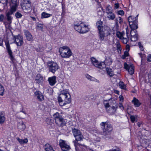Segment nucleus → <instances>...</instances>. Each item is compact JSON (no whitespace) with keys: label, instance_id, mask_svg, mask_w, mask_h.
I'll list each match as a JSON object with an SVG mask.
<instances>
[{"label":"nucleus","instance_id":"f257e3e1","mask_svg":"<svg viewBox=\"0 0 151 151\" xmlns=\"http://www.w3.org/2000/svg\"><path fill=\"white\" fill-rule=\"evenodd\" d=\"M102 132L101 133L103 138L107 140L111 139V132L113 128L111 125L108 122H102L100 124Z\"/></svg>","mask_w":151,"mask_h":151},{"label":"nucleus","instance_id":"f03ea898","mask_svg":"<svg viewBox=\"0 0 151 151\" xmlns=\"http://www.w3.org/2000/svg\"><path fill=\"white\" fill-rule=\"evenodd\" d=\"M58 101L61 106H63L67 104H69L70 102V96L68 90L65 89L61 91L58 98Z\"/></svg>","mask_w":151,"mask_h":151},{"label":"nucleus","instance_id":"7ed1b4c3","mask_svg":"<svg viewBox=\"0 0 151 151\" xmlns=\"http://www.w3.org/2000/svg\"><path fill=\"white\" fill-rule=\"evenodd\" d=\"M59 52L61 57L64 58H69L72 54L70 48L67 46L60 47L59 48Z\"/></svg>","mask_w":151,"mask_h":151},{"label":"nucleus","instance_id":"20e7f679","mask_svg":"<svg viewBox=\"0 0 151 151\" xmlns=\"http://www.w3.org/2000/svg\"><path fill=\"white\" fill-rule=\"evenodd\" d=\"M137 15L136 17L132 16H129L128 18V21L131 28L137 29L138 28L137 17Z\"/></svg>","mask_w":151,"mask_h":151},{"label":"nucleus","instance_id":"39448f33","mask_svg":"<svg viewBox=\"0 0 151 151\" xmlns=\"http://www.w3.org/2000/svg\"><path fill=\"white\" fill-rule=\"evenodd\" d=\"M47 66L49 70L53 73H54L59 68L57 63L53 61H49L48 62Z\"/></svg>","mask_w":151,"mask_h":151},{"label":"nucleus","instance_id":"423d86ee","mask_svg":"<svg viewBox=\"0 0 151 151\" xmlns=\"http://www.w3.org/2000/svg\"><path fill=\"white\" fill-rule=\"evenodd\" d=\"M91 60L92 64L95 66L102 69L105 67V63L103 62H100L94 57H91Z\"/></svg>","mask_w":151,"mask_h":151},{"label":"nucleus","instance_id":"0eeeda50","mask_svg":"<svg viewBox=\"0 0 151 151\" xmlns=\"http://www.w3.org/2000/svg\"><path fill=\"white\" fill-rule=\"evenodd\" d=\"M106 11L107 14V17L109 20H114L115 18V15L112 12L111 7L110 6H107L106 8Z\"/></svg>","mask_w":151,"mask_h":151},{"label":"nucleus","instance_id":"6e6552de","mask_svg":"<svg viewBox=\"0 0 151 151\" xmlns=\"http://www.w3.org/2000/svg\"><path fill=\"white\" fill-rule=\"evenodd\" d=\"M72 132L73 135L76 139L79 141L83 140V137L80 130L78 129L74 128L72 129Z\"/></svg>","mask_w":151,"mask_h":151},{"label":"nucleus","instance_id":"1a4fd4ad","mask_svg":"<svg viewBox=\"0 0 151 151\" xmlns=\"http://www.w3.org/2000/svg\"><path fill=\"white\" fill-rule=\"evenodd\" d=\"M59 145L63 151H68L71 149L70 146L66 141L63 140H60Z\"/></svg>","mask_w":151,"mask_h":151},{"label":"nucleus","instance_id":"9d476101","mask_svg":"<svg viewBox=\"0 0 151 151\" xmlns=\"http://www.w3.org/2000/svg\"><path fill=\"white\" fill-rule=\"evenodd\" d=\"M13 37L17 46H21L22 45L23 40L22 36L18 35L17 36H13Z\"/></svg>","mask_w":151,"mask_h":151},{"label":"nucleus","instance_id":"9b49d317","mask_svg":"<svg viewBox=\"0 0 151 151\" xmlns=\"http://www.w3.org/2000/svg\"><path fill=\"white\" fill-rule=\"evenodd\" d=\"M22 7L24 12L26 13H29L31 11V5L29 3L24 4L22 5Z\"/></svg>","mask_w":151,"mask_h":151},{"label":"nucleus","instance_id":"f8f14e48","mask_svg":"<svg viewBox=\"0 0 151 151\" xmlns=\"http://www.w3.org/2000/svg\"><path fill=\"white\" fill-rule=\"evenodd\" d=\"M124 68L128 70V72L130 75H132L134 73V66L132 64H130L129 65L126 63L124 64Z\"/></svg>","mask_w":151,"mask_h":151},{"label":"nucleus","instance_id":"ddd939ff","mask_svg":"<svg viewBox=\"0 0 151 151\" xmlns=\"http://www.w3.org/2000/svg\"><path fill=\"white\" fill-rule=\"evenodd\" d=\"M84 26V23L79 21L78 22H76L74 24V27L75 29L79 32H80L82 26Z\"/></svg>","mask_w":151,"mask_h":151},{"label":"nucleus","instance_id":"4468645a","mask_svg":"<svg viewBox=\"0 0 151 151\" xmlns=\"http://www.w3.org/2000/svg\"><path fill=\"white\" fill-rule=\"evenodd\" d=\"M18 5V3L17 0H11V3L10 4V10L16 11Z\"/></svg>","mask_w":151,"mask_h":151},{"label":"nucleus","instance_id":"2eb2a0df","mask_svg":"<svg viewBox=\"0 0 151 151\" xmlns=\"http://www.w3.org/2000/svg\"><path fill=\"white\" fill-rule=\"evenodd\" d=\"M55 122L57 125L59 127H63L65 125L66 123L65 119L62 117L57 119Z\"/></svg>","mask_w":151,"mask_h":151},{"label":"nucleus","instance_id":"dca6fc26","mask_svg":"<svg viewBox=\"0 0 151 151\" xmlns=\"http://www.w3.org/2000/svg\"><path fill=\"white\" fill-rule=\"evenodd\" d=\"M6 48L9 56L10 58L12 60L14 59V57L12 55V52L11 49L10 45L8 42L6 43Z\"/></svg>","mask_w":151,"mask_h":151},{"label":"nucleus","instance_id":"f3484780","mask_svg":"<svg viewBox=\"0 0 151 151\" xmlns=\"http://www.w3.org/2000/svg\"><path fill=\"white\" fill-rule=\"evenodd\" d=\"M56 77L54 76L49 77L48 79L49 84L51 86H54L57 82Z\"/></svg>","mask_w":151,"mask_h":151},{"label":"nucleus","instance_id":"a211bd4d","mask_svg":"<svg viewBox=\"0 0 151 151\" xmlns=\"http://www.w3.org/2000/svg\"><path fill=\"white\" fill-rule=\"evenodd\" d=\"M35 81L36 83L39 84H42L44 81V78L41 74H38L36 76Z\"/></svg>","mask_w":151,"mask_h":151},{"label":"nucleus","instance_id":"6ab92c4d","mask_svg":"<svg viewBox=\"0 0 151 151\" xmlns=\"http://www.w3.org/2000/svg\"><path fill=\"white\" fill-rule=\"evenodd\" d=\"M35 94L39 101H42L44 100V96L40 91H36L35 92Z\"/></svg>","mask_w":151,"mask_h":151},{"label":"nucleus","instance_id":"aec40b11","mask_svg":"<svg viewBox=\"0 0 151 151\" xmlns=\"http://www.w3.org/2000/svg\"><path fill=\"white\" fill-rule=\"evenodd\" d=\"M15 12V11H14L10 9L9 11L6 14L7 19L9 22V24L11 23L12 20V18L11 15L12 14Z\"/></svg>","mask_w":151,"mask_h":151},{"label":"nucleus","instance_id":"412c9836","mask_svg":"<svg viewBox=\"0 0 151 151\" xmlns=\"http://www.w3.org/2000/svg\"><path fill=\"white\" fill-rule=\"evenodd\" d=\"M24 33L27 40L29 41H32L33 40V37L30 32L27 30H24Z\"/></svg>","mask_w":151,"mask_h":151},{"label":"nucleus","instance_id":"4be33fe9","mask_svg":"<svg viewBox=\"0 0 151 151\" xmlns=\"http://www.w3.org/2000/svg\"><path fill=\"white\" fill-rule=\"evenodd\" d=\"M26 128V126L23 122H19L18 124V129L19 131H24Z\"/></svg>","mask_w":151,"mask_h":151},{"label":"nucleus","instance_id":"5701e85b","mask_svg":"<svg viewBox=\"0 0 151 151\" xmlns=\"http://www.w3.org/2000/svg\"><path fill=\"white\" fill-rule=\"evenodd\" d=\"M5 115L3 112L0 111V124H3L5 121Z\"/></svg>","mask_w":151,"mask_h":151},{"label":"nucleus","instance_id":"b1692460","mask_svg":"<svg viewBox=\"0 0 151 151\" xmlns=\"http://www.w3.org/2000/svg\"><path fill=\"white\" fill-rule=\"evenodd\" d=\"M105 37L104 32L101 30L99 31V39L101 41H104Z\"/></svg>","mask_w":151,"mask_h":151},{"label":"nucleus","instance_id":"393cba45","mask_svg":"<svg viewBox=\"0 0 151 151\" xmlns=\"http://www.w3.org/2000/svg\"><path fill=\"white\" fill-rule=\"evenodd\" d=\"M88 26L84 24V26H82V27L79 33L83 34L88 32Z\"/></svg>","mask_w":151,"mask_h":151},{"label":"nucleus","instance_id":"a878e982","mask_svg":"<svg viewBox=\"0 0 151 151\" xmlns=\"http://www.w3.org/2000/svg\"><path fill=\"white\" fill-rule=\"evenodd\" d=\"M44 148L45 151H55L52 146L48 144L45 145Z\"/></svg>","mask_w":151,"mask_h":151},{"label":"nucleus","instance_id":"bb28decb","mask_svg":"<svg viewBox=\"0 0 151 151\" xmlns=\"http://www.w3.org/2000/svg\"><path fill=\"white\" fill-rule=\"evenodd\" d=\"M52 16V14L47 13L46 12H42L41 14V18L42 19L48 18Z\"/></svg>","mask_w":151,"mask_h":151},{"label":"nucleus","instance_id":"cd10ccee","mask_svg":"<svg viewBox=\"0 0 151 151\" xmlns=\"http://www.w3.org/2000/svg\"><path fill=\"white\" fill-rule=\"evenodd\" d=\"M132 101L136 107L139 106L141 104L138 100L136 98H134Z\"/></svg>","mask_w":151,"mask_h":151},{"label":"nucleus","instance_id":"c85d7f7f","mask_svg":"<svg viewBox=\"0 0 151 151\" xmlns=\"http://www.w3.org/2000/svg\"><path fill=\"white\" fill-rule=\"evenodd\" d=\"M117 107L116 105L112 106V107L109 108L107 111L108 113H114L116 110Z\"/></svg>","mask_w":151,"mask_h":151},{"label":"nucleus","instance_id":"c756f323","mask_svg":"<svg viewBox=\"0 0 151 151\" xmlns=\"http://www.w3.org/2000/svg\"><path fill=\"white\" fill-rule=\"evenodd\" d=\"M86 77L89 80L92 81H96L99 83V81L98 80L96 79L95 78L93 77L88 74L85 75Z\"/></svg>","mask_w":151,"mask_h":151},{"label":"nucleus","instance_id":"7c9ffc66","mask_svg":"<svg viewBox=\"0 0 151 151\" xmlns=\"http://www.w3.org/2000/svg\"><path fill=\"white\" fill-rule=\"evenodd\" d=\"M16 139L21 144H26L27 143L28 141V139L27 138H25L23 139H20L19 137H17Z\"/></svg>","mask_w":151,"mask_h":151},{"label":"nucleus","instance_id":"2f4dec72","mask_svg":"<svg viewBox=\"0 0 151 151\" xmlns=\"http://www.w3.org/2000/svg\"><path fill=\"white\" fill-rule=\"evenodd\" d=\"M102 22L101 21H98L96 23V26L98 28L99 31H101L102 28Z\"/></svg>","mask_w":151,"mask_h":151},{"label":"nucleus","instance_id":"473e14b6","mask_svg":"<svg viewBox=\"0 0 151 151\" xmlns=\"http://www.w3.org/2000/svg\"><path fill=\"white\" fill-rule=\"evenodd\" d=\"M116 23V26H118V23L121 24L123 22L122 19L120 17H119L117 18L115 20Z\"/></svg>","mask_w":151,"mask_h":151},{"label":"nucleus","instance_id":"72a5a7b5","mask_svg":"<svg viewBox=\"0 0 151 151\" xmlns=\"http://www.w3.org/2000/svg\"><path fill=\"white\" fill-rule=\"evenodd\" d=\"M124 33L123 32H120L119 31H117L116 33V35L119 39H122L124 36Z\"/></svg>","mask_w":151,"mask_h":151},{"label":"nucleus","instance_id":"f704fd0d","mask_svg":"<svg viewBox=\"0 0 151 151\" xmlns=\"http://www.w3.org/2000/svg\"><path fill=\"white\" fill-rule=\"evenodd\" d=\"M112 62V60L111 58L109 57L106 58L105 60V62L108 65H110Z\"/></svg>","mask_w":151,"mask_h":151},{"label":"nucleus","instance_id":"c9c22d12","mask_svg":"<svg viewBox=\"0 0 151 151\" xmlns=\"http://www.w3.org/2000/svg\"><path fill=\"white\" fill-rule=\"evenodd\" d=\"M119 87L122 89L125 90L126 89V86L124 83L122 81H120L119 84Z\"/></svg>","mask_w":151,"mask_h":151},{"label":"nucleus","instance_id":"e433bc0d","mask_svg":"<svg viewBox=\"0 0 151 151\" xmlns=\"http://www.w3.org/2000/svg\"><path fill=\"white\" fill-rule=\"evenodd\" d=\"M106 70L108 75H109L110 76H112L114 75V73L112 71L111 69L106 68Z\"/></svg>","mask_w":151,"mask_h":151},{"label":"nucleus","instance_id":"4c0bfd02","mask_svg":"<svg viewBox=\"0 0 151 151\" xmlns=\"http://www.w3.org/2000/svg\"><path fill=\"white\" fill-rule=\"evenodd\" d=\"M131 30L130 32V34L131 36L138 35L137 31L136 30V29H133L132 28H131Z\"/></svg>","mask_w":151,"mask_h":151},{"label":"nucleus","instance_id":"58836bf2","mask_svg":"<svg viewBox=\"0 0 151 151\" xmlns=\"http://www.w3.org/2000/svg\"><path fill=\"white\" fill-rule=\"evenodd\" d=\"M127 36L128 37V38L124 37L122 38L121 39L122 40V42L123 43L126 44L128 40V33H127Z\"/></svg>","mask_w":151,"mask_h":151},{"label":"nucleus","instance_id":"ea45409f","mask_svg":"<svg viewBox=\"0 0 151 151\" xmlns=\"http://www.w3.org/2000/svg\"><path fill=\"white\" fill-rule=\"evenodd\" d=\"M115 45L116 46L118 52H119V51L121 52L122 50V48L119 43L118 42H117L115 43Z\"/></svg>","mask_w":151,"mask_h":151},{"label":"nucleus","instance_id":"a19ab883","mask_svg":"<svg viewBox=\"0 0 151 151\" xmlns=\"http://www.w3.org/2000/svg\"><path fill=\"white\" fill-rule=\"evenodd\" d=\"M53 116L55 121H56L57 119L62 117L61 116H60L59 113L57 112L55 113L53 115Z\"/></svg>","mask_w":151,"mask_h":151},{"label":"nucleus","instance_id":"79ce46f5","mask_svg":"<svg viewBox=\"0 0 151 151\" xmlns=\"http://www.w3.org/2000/svg\"><path fill=\"white\" fill-rule=\"evenodd\" d=\"M4 89L3 86L0 84V96H2L4 95Z\"/></svg>","mask_w":151,"mask_h":151},{"label":"nucleus","instance_id":"37998d69","mask_svg":"<svg viewBox=\"0 0 151 151\" xmlns=\"http://www.w3.org/2000/svg\"><path fill=\"white\" fill-rule=\"evenodd\" d=\"M130 118L131 121L132 122H136L137 120V117L134 115H132L130 116Z\"/></svg>","mask_w":151,"mask_h":151},{"label":"nucleus","instance_id":"c03bdc74","mask_svg":"<svg viewBox=\"0 0 151 151\" xmlns=\"http://www.w3.org/2000/svg\"><path fill=\"white\" fill-rule=\"evenodd\" d=\"M129 55V54L128 53V51H125L124 52V55L122 56V58L123 59H124L126 57L128 56Z\"/></svg>","mask_w":151,"mask_h":151},{"label":"nucleus","instance_id":"a18cd8bd","mask_svg":"<svg viewBox=\"0 0 151 151\" xmlns=\"http://www.w3.org/2000/svg\"><path fill=\"white\" fill-rule=\"evenodd\" d=\"M138 35L134 36H131V40L132 41H135L138 39Z\"/></svg>","mask_w":151,"mask_h":151},{"label":"nucleus","instance_id":"49530a36","mask_svg":"<svg viewBox=\"0 0 151 151\" xmlns=\"http://www.w3.org/2000/svg\"><path fill=\"white\" fill-rule=\"evenodd\" d=\"M15 16L18 18H20L22 16V14L19 12H17L16 13Z\"/></svg>","mask_w":151,"mask_h":151},{"label":"nucleus","instance_id":"de8ad7c7","mask_svg":"<svg viewBox=\"0 0 151 151\" xmlns=\"http://www.w3.org/2000/svg\"><path fill=\"white\" fill-rule=\"evenodd\" d=\"M138 45L139 47L140 50L141 51H143L144 50L142 44L141 42H139L138 43Z\"/></svg>","mask_w":151,"mask_h":151},{"label":"nucleus","instance_id":"09e8293b","mask_svg":"<svg viewBox=\"0 0 151 151\" xmlns=\"http://www.w3.org/2000/svg\"><path fill=\"white\" fill-rule=\"evenodd\" d=\"M104 106L107 110V111L108 109V108H110V106L111 105L109 104V103H104Z\"/></svg>","mask_w":151,"mask_h":151},{"label":"nucleus","instance_id":"8fccbe9b","mask_svg":"<svg viewBox=\"0 0 151 151\" xmlns=\"http://www.w3.org/2000/svg\"><path fill=\"white\" fill-rule=\"evenodd\" d=\"M51 121V119L50 118H47L45 120V121H46V123L48 125L50 124Z\"/></svg>","mask_w":151,"mask_h":151},{"label":"nucleus","instance_id":"3c124183","mask_svg":"<svg viewBox=\"0 0 151 151\" xmlns=\"http://www.w3.org/2000/svg\"><path fill=\"white\" fill-rule=\"evenodd\" d=\"M78 140H77L76 139L75 140L73 141V142L74 144V145L75 147L76 148V147L78 145Z\"/></svg>","mask_w":151,"mask_h":151},{"label":"nucleus","instance_id":"603ef678","mask_svg":"<svg viewBox=\"0 0 151 151\" xmlns=\"http://www.w3.org/2000/svg\"><path fill=\"white\" fill-rule=\"evenodd\" d=\"M37 27L40 29H42L43 28L42 25L40 24H38Z\"/></svg>","mask_w":151,"mask_h":151},{"label":"nucleus","instance_id":"864d4df0","mask_svg":"<svg viewBox=\"0 0 151 151\" xmlns=\"http://www.w3.org/2000/svg\"><path fill=\"white\" fill-rule=\"evenodd\" d=\"M4 16L3 14H1L0 15V22H2L3 21L4 19Z\"/></svg>","mask_w":151,"mask_h":151},{"label":"nucleus","instance_id":"5fc2aeb1","mask_svg":"<svg viewBox=\"0 0 151 151\" xmlns=\"http://www.w3.org/2000/svg\"><path fill=\"white\" fill-rule=\"evenodd\" d=\"M118 14L120 15H123L124 14V12L123 10H120L118 11Z\"/></svg>","mask_w":151,"mask_h":151},{"label":"nucleus","instance_id":"6e6d98bb","mask_svg":"<svg viewBox=\"0 0 151 151\" xmlns=\"http://www.w3.org/2000/svg\"><path fill=\"white\" fill-rule=\"evenodd\" d=\"M111 29H108V32L106 33L107 35L108 36V35H110L111 34Z\"/></svg>","mask_w":151,"mask_h":151},{"label":"nucleus","instance_id":"4d7b16f0","mask_svg":"<svg viewBox=\"0 0 151 151\" xmlns=\"http://www.w3.org/2000/svg\"><path fill=\"white\" fill-rule=\"evenodd\" d=\"M147 60L148 61L151 62V55H149L147 57Z\"/></svg>","mask_w":151,"mask_h":151},{"label":"nucleus","instance_id":"13d9d810","mask_svg":"<svg viewBox=\"0 0 151 151\" xmlns=\"http://www.w3.org/2000/svg\"><path fill=\"white\" fill-rule=\"evenodd\" d=\"M119 106L121 109H124L123 106L121 103H119Z\"/></svg>","mask_w":151,"mask_h":151},{"label":"nucleus","instance_id":"bf43d9fd","mask_svg":"<svg viewBox=\"0 0 151 151\" xmlns=\"http://www.w3.org/2000/svg\"><path fill=\"white\" fill-rule=\"evenodd\" d=\"M126 51H128V52L129 51L130 49V47L129 45H126Z\"/></svg>","mask_w":151,"mask_h":151},{"label":"nucleus","instance_id":"052dcab7","mask_svg":"<svg viewBox=\"0 0 151 151\" xmlns=\"http://www.w3.org/2000/svg\"><path fill=\"white\" fill-rule=\"evenodd\" d=\"M119 6V4L118 3H116L114 4V9H117Z\"/></svg>","mask_w":151,"mask_h":151},{"label":"nucleus","instance_id":"680f3d73","mask_svg":"<svg viewBox=\"0 0 151 151\" xmlns=\"http://www.w3.org/2000/svg\"><path fill=\"white\" fill-rule=\"evenodd\" d=\"M3 40L0 37V46H2V45Z\"/></svg>","mask_w":151,"mask_h":151},{"label":"nucleus","instance_id":"e2e57ef3","mask_svg":"<svg viewBox=\"0 0 151 151\" xmlns=\"http://www.w3.org/2000/svg\"><path fill=\"white\" fill-rule=\"evenodd\" d=\"M119 99L120 101H123L124 99L122 96H119Z\"/></svg>","mask_w":151,"mask_h":151},{"label":"nucleus","instance_id":"0e129e2a","mask_svg":"<svg viewBox=\"0 0 151 151\" xmlns=\"http://www.w3.org/2000/svg\"><path fill=\"white\" fill-rule=\"evenodd\" d=\"M149 142V140L148 139H146L145 141V142H146L147 144V145H149V143L148 142Z\"/></svg>","mask_w":151,"mask_h":151},{"label":"nucleus","instance_id":"69168bd1","mask_svg":"<svg viewBox=\"0 0 151 151\" xmlns=\"http://www.w3.org/2000/svg\"><path fill=\"white\" fill-rule=\"evenodd\" d=\"M112 151H120V150L119 148H117L112 150Z\"/></svg>","mask_w":151,"mask_h":151},{"label":"nucleus","instance_id":"338daca9","mask_svg":"<svg viewBox=\"0 0 151 151\" xmlns=\"http://www.w3.org/2000/svg\"><path fill=\"white\" fill-rule=\"evenodd\" d=\"M137 124V125L139 127H140L142 125V123H141L140 122H138Z\"/></svg>","mask_w":151,"mask_h":151},{"label":"nucleus","instance_id":"774afa93","mask_svg":"<svg viewBox=\"0 0 151 151\" xmlns=\"http://www.w3.org/2000/svg\"><path fill=\"white\" fill-rule=\"evenodd\" d=\"M31 18L32 19V20H33V21H36V19L35 18V17H31Z\"/></svg>","mask_w":151,"mask_h":151}]
</instances>
